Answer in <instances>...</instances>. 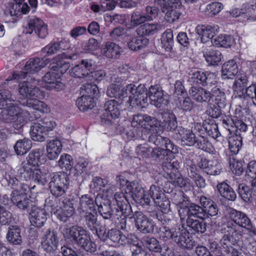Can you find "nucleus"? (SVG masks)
<instances>
[{
	"label": "nucleus",
	"mask_w": 256,
	"mask_h": 256,
	"mask_svg": "<svg viewBox=\"0 0 256 256\" xmlns=\"http://www.w3.org/2000/svg\"><path fill=\"white\" fill-rule=\"evenodd\" d=\"M62 144L61 141L56 138L50 141L46 146L47 156L50 160H54L58 158L62 150Z\"/></svg>",
	"instance_id": "nucleus-32"
},
{
	"label": "nucleus",
	"mask_w": 256,
	"mask_h": 256,
	"mask_svg": "<svg viewBox=\"0 0 256 256\" xmlns=\"http://www.w3.org/2000/svg\"><path fill=\"white\" fill-rule=\"evenodd\" d=\"M101 52L107 58L116 60L120 57L121 50L118 45L113 42H108L102 46Z\"/></svg>",
	"instance_id": "nucleus-29"
},
{
	"label": "nucleus",
	"mask_w": 256,
	"mask_h": 256,
	"mask_svg": "<svg viewBox=\"0 0 256 256\" xmlns=\"http://www.w3.org/2000/svg\"><path fill=\"white\" fill-rule=\"evenodd\" d=\"M127 188L130 192V195L134 199V200L138 203L140 204L142 206H148L150 202V199L148 195L144 194V190L140 186H136L134 188V184H132L130 182H127Z\"/></svg>",
	"instance_id": "nucleus-20"
},
{
	"label": "nucleus",
	"mask_w": 256,
	"mask_h": 256,
	"mask_svg": "<svg viewBox=\"0 0 256 256\" xmlns=\"http://www.w3.org/2000/svg\"><path fill=\"white\" fill-rule=\"evenodd\" d=\"M11 201L18 208L21 210H26L30 204V200L26 194L18 190H14L11 194Z\"/></svg>",
	"instance_id": "nucleus-36"
},
{
	"label": "nucleus",
	"mask_w": 256,
	"mask_h": 256,
	"mask_svg": "<svg viewBox=\"0 0 256 256\" xmlns=\"http://www.w3.org/2000/svg\"><path fill=\"white\" fill-rule=\"evenodd\" d=\"M204 56L206 60L212 65H218L222 57L220 51L213 48L204 50Z\"/></svg>",
	"instance_id": "nucleus-49"
},
{
	"label": "nucleus",
	"mask_w": 256,
	"mask_h": 256,
	"mask_svg": "<svg viewBox=\"0 0 256 256\" xmlns=\"http://www.w3.org/2000/svg\"><path fill=\"white\" fill-rule=\"evenodd\" d=\"M80 92L86 95L87 96H90L92 98L96 96L98 93L99 90L98 87L96 84H92L91 83H88L82 86L80 88Z\"/></svg>",
	"instance_id": "nucleus-64"
},
{
	"label": "nucleus",
	"mask_w": 256,
	"mask_h": 256,
	"mask_svg": "<svg viewBox=\"0 0 256 256\" xmlns=\"http://www.w3.org/2000/svg\"><path fill=\"white\" fill-rule=\"evenodd\" d=\"M175 134L176 138L180 140L183 144L188 146L194 145L196 137L192 130L179 126L175 130Z\"/></svg>",
	"instance_id": "nucleus-25"
},
{
	"label": "nucleus",
	"mask_w": 256,
	"mask_h": 256,
	"mask_svg": "<svg viewBox=\"0 0 256 256\" xmlns=\"http://www.w3.org/2000/svg\"><path fill=\"white\" fill-rule=\"evenodd\" d=\"M130 214H126L124 210L120 211L118 210V208H116L114 216L111 221L114 222L116 226L119 229L128 231L129 228L127 226L126 216H128Z\"/></svg>",
	"instance_id": "nucleus-41"
},
{
	"label": "nucleus",
	"mask_w": 256,
	"mask_h": 256,
	"mask_svg": "<svg viewBox=\"0 0 256 256\" xmlns=\"http://www.w3.org/2000/svg\"><path fill=\"white\" fill-rule=\"evenodd\" d=\"M148 194L150 196L155 204L159 206L162 211H164V212L170 210V202L160 186L155 184L152 185L148 191Z\"/></svg>",
	"instance_id": "nucleus-10"
},
{
	"label": "nucleus",
	"mask_w": 256,
	"mask_h": 256,
	"mask_svg": "<svg viewBox=\"0 0 256 256\" xmlns=\"http://www.w3.org/2000/svg\"><path fill=\"white\" fill-rule=\"evenodd\" d=\"M81 220L84 223L85 226L90 231L96 234V236L99 232V228L101 226L98 220L96 211L82 212L79 213Z\"/></svg>",
	"instance_id": "nucleus-18"
},
{
	"label": "nucleus",
	"mask_w": 256,
	"mask_h": 256,
	"mask_svg": "<svg viewBox=\"0 0 256 256\" xmlns=\"http://www.w3.org/2000/svg\"><path fill=\"white\" fill-rule=\"evenodd\" d=\"M96 204H98L96 200L90 196L88 194L82 195L80 198L78 212L79 213H82V212H88V210L95 211Z\"/></svg>",
	"instance_id": "nucleus-37"
},
{
	"label": "nucleus",
	"mask_w": 256,
	"mask_h": 256,
	"mask_svg": "<svg viewBox=\"0 0 256 256\" xmlns=\"http://www.w3.org/2000/svg\"><path fill=\"white\" fill-rule=\"evenodd\" d=\"M37 82L34 80L32 82L26 81L19 84L18 92L20 96L26 98V100L38 97L40 90L36 87Z\"/></svg>",
	"instance_id": "nucleus-17"
},
{
	"label": "nucleus",
	"mask_w": 256,
	"mask_h": 256,
	"mask_svg": "<svg viewBox=\"0 0 256 256\" xmlns=\"http://www.w3.org/2000/svg\"><path fill=\"white\" fill-rule=\"evenodd\" d=\"M235 76L236 80L234 83L232 88L238 93L242 92V94H243L248 81L246 76L244 73L239 72Z\"/></svg>",
	"instance_id": "nucleus-54"
},
{
	"label": "nucleus",
	"mask_w": 256,
	"mask_h": 256,
	"mask_svg": "<svg viewBox=\"0 0 256 256\" xmlns=\"http://www.w3.org/2000/svg\"><path fill=\"white\" fill-rule=\"evenodd\" d=\"M228 215L231 220L238 226L252 230V226L251 222L244 213L230 208L228 210Z\"/></svg>",
	"instance_id": "nucleus-22"
},
{
	"label": "nucleus",
	"mask_w": 256,
	"mask_h": 256,
	"mask_svg": "<svg viewBox=\"0 0 256 256\" xmlns=\"http://www.w3.org/2000/svg\"><path fill=\"white\" fill-rule=\"evenodd\" d=\"M149 43L148 39L138 36L132 38L128 42V47L132 50L136 51L144 48Z\"/></svg>",
	"instance_id": "nucleus-52"
},
{
	"label": "nucleus",
	"mask_w": 256,
	"mask_h": 256,
	"mask_svg": "<svg viewBox=\"0 0 256 256\" xmlns=\"http://www.w3.org/2000/svg\"><path fill=\"white\" fill-rule=\"evenodd\" d=\"M15 97L7 90H0V108L2 112V118L6 122L11 123L16 115L20 112V110L15 104Z\"/></svg>",
	"instance_id": "nucleus-4"
},
{
	"label": "nucleus",
	"mask_w": 256,
	"mask_h": 256,
	"mask_svg": "<svg viewBox=\"0 0 256 256\" xmlns=\"http://www.w3.org/2000/svg\"><path fill=\"white\" fill-rule=\"evenodd\" d=\"M32 146L31 140L28 138H24L16 142L14 146V149L18 155H23L30 149Z\"/></svg>",
	"instance_id": "nucleus-53"
},
{
	"label": "nucleus",
	"mask_w": 256,
	"mask_h": 256,
	"mask_svg": "<svg viewBox=\"0 0 256 256\" xmlns=\"http://www.w3.org/2000/svg\"><path fill=\"white\" fill-rule=\"evenodd\" d=\"M158 235L164 241L172 240L178 246L184 248L191 249L195 245L187 229L180 226H176L172 228L162 226L159 229Z\"/></svg>",
	"instance_id": "nucleus-2"
},
{
	"label": "nucleus",
	"mask_w": 256,
	"mask_h": 256,
	"mask_svg": "<svg viewBox=\"0 0 256 256\" xmlns=\"http://www.w3.org/2000/svg\"><path fill=\"white\" fill-rule=\"evenodd\" d=\"M210 89L212 90V88ZM189 94L194 100L198 102H208L211 100L212 91L202 87H191Z\"/></svg>",
	"instance_id": "nucleus-24"
},
{
	"label": "nucleus",
	"mask_w": 256,
	"mask_h": 256,
	"mask_svg": "<svg viewBox=\"0 0 256 256\" xmlns=\"http://www.w3.org/2000/svg\"><path fill=\"white\" fill-rule=\"evenodd\" d=\"M124 93L131 94L128 102L132 108H144L148 103V92L144 84H140L138 86L132 84H128L124 88Z\"/></svg>",
	"instance_id": "nucleus-5"
},
{
	"label": "nucleus",
	"mask_w": 256,
	"mask_h": 256,
	"mask_svg": "<svg viewBox=\"0 0 256 256\" xmlns=\"http://www.w3.org/2000/svg\"><path fill=\"white\" fill-rule=\"evenodd\" d=\"M95 104L93 98L84 94H82V96L78 98L76 101V105L78 108L82 112L92 109Z\"/></svg>",
	"instance_id": "nucleus-44"
},
{
	"label": "nucleus",
	"mask_w": 256,
	"mask_h": 256,
	"mask_svg": "<svg viewBox=\"0 0 256 256\" xmlns=\"http://www.w3.org/2000/svg\"><path fill=\"white\" fill-rule=\"evenodd\" d=\"M97 236L103 242L110 241L122 245L126 244L129 242L128 238L120 230L111 228L107 230L104 226H100L99 228V232Z\"/></svg>",
	"instance_id": "nucleus-7"
},
{
	"label": "nucleus",
	"mask_w": 256,
	"mask_h": 256,
	"mask_svg": "<svg viewBox=\"0 0 256 256\" xmlns=\"http://www.w3.org/2000/svg\"><path fill=\"white\" fill-rule=\"evenodd\" d=\"M200 202L204 207V219L210 216H214L218 214V208L217 204L212 200L202 196L200 198Z\"/></svg>",
	"instance_id": "nucleus-27"
},
{
	"label": "nucleus",
	"mask_w": 256,
	"mask_h": 256,
	"mask_svg": "<svg viewBox=\"0 0 256 256\" xmlns=\"http://www.w3.org/2000/svg\"><path fill=\"white\" fill-rule=\"evenodd\" d=\"M93 70L92 60L90 59L82 60L80 64L75 66L70 70V75L74 78L87 81L86 77L89 70Z\"/></svg>",
	"instance_id": "nucleus-15"
},
{
	"label": "nucleus",
	"mask_w": 256,
	"mask_h": 256,
	"mask_svg": "<svg viewBox=\"0 0 256 256\" xmlns=\"http://www.w3.org/2000/svg\"><path fill=\"white\" fill-rule=\"evenodd\" d=\"M42 81L48 84L46 88L49 90L59 91L62 90L64 86L61 78L58 74L54 72H46L42 77Z\"/></svg>",
	"instance_id": "nucleus-21"
},
{
	"label": "nucleus",
	"mask_w": 256,
	"mask_h": 256,
	"mask_svg": "<svg viewBox=\"0 0 256 256\" xmlns=\"http://www.w3.org/2000/svg\"><path fill=\"white\" fill-rule=\"evenodd\" d=\"M26 159L34 165L38 166L44 162V148H38L30 152Z\"/></svg>",
	"instance_id": "nucleus-50"
},
{
	"label": "nucleus",
	"mask_w": 256,
	"mask_h": 256,
	"mask_svg": "<svg viewBox=\"0 0 256 256\" xmlns=\"http://www.w3.org/2000/svg\"><path fill=\"white\" fill-rule=\"evenodd\" d=\"M20 232L21 230L19 226H10L6 236L8 240L14 244H20L22 242Z\"/></svg>",
	"instance_id": "nucleus-48"
},
{
	"label": "nucleus",
	"mask_w": 256,
	"mask_h": 256,
	"mask_svg": "<svg viewBox=\"0 0 256 256\" xmlns=\"http://www.w3.org/2000/svg\"><path fill=\"white\" fill-rule=\"evenodd\" d=\"M218 26H198L196 28V33L200 36L201 41L203 43L210 42L214 38V34L218 32Z\"/></svg>",
	"instance_id": "nucleus-23"
},
{
	"label": "nucleus",
	"mask_w": 256,
	"mask_h": 256,
	"mask_svg": "<svg viewBox=\"0 0 256 256\" xmlns=\"http://www.w3.org/2000/svg\"><path fill=\"white\" fill-rule=\"evenodd\" d=\"M146 118V126H144V129L152 133H158L160 122L156 118L148 115Z\"/></svg>",
	"instance_id": "nucleus-61"
},
{
	"label": "nucleus",
	"mask_w": 256,
	"mask_h": 256,
	"mask_svg": "<svg viewBox=\"0 0 256 256\" xmlns=\"http://www.w3.org/2000/svg\"><path fill=\"white\" fill-rule=\"evenodd\" d=\"M104 112L102 116V120L108 124L112 119L118 118L120 112V106L115 100L106 101L104 106Z\"/></svg>",
	"instance_id": "nucleus-11"
},
{
	"label": "nucleus",
	"mask_w": 256,
	"mask_h": 256,
	"mask_svg": "<svg viewBox=\"0 0 256 256\" xmlns=\"http://www.w3.org/2000/svg\"><path fill=\"white\" fill-rule=\"evenodd\" d=\"M181 6L170 5L164 12V18L166 20L170 23H172L178 20L182 14L180 11Z\"/></svg>",
	"instance_id": "nucleus-45"
},
{
	"label": "nucleus",
	"mask_w": 256,
	"mask_h": 256,
	"mask_svg": "<svg viewBox=\"0 0 256 256\" xmlns=\"http://www.w3.org/2000/svg\"><path fill=\"white\" fill-rule=\"evenodd\" d=\"M160 27V25L157 23H146L138 28L137 32L142 36H152L156 33Z\"/></svg>",
	"instance_id": "nucleus-46"
},
{
	"label": "nucleus",
	"mask_w": 256,
	"mask_h": 256,
	"mask_svg": "<svg viewBox=\"0 0 256 256\" xmlns=\"http://www.w3.org/2000/svg\"><path fill=\"white\" fill-rule=\"evenodd\" d=\"M211 99L214 98L215 104L220 108H224L226 106V94L222 89L216 85L212 88Z\"/></svg>",
	"instance_id": "nucleus-35"
},
{
	"label": "nucleus",
	"mask_w": 256,
	"mask_h": 256,
	"mask_svg": "<svg viewBox=\"0 0 256 256\" xmlns=\"http://www.w3.org/2000/svg\"><path fill=\"white\" fill-rule=\"evenodd\" d=\"M49 188L51 194L56 198H48L46 200L44 207L47 210L56 216L60 221L66 222L75 212L73 204L68 198L60 199L66 194L70 183L68 176L64 172L52 173L50 175Z\"/></svg>",
	"instance_id": "nucleus-1"
},
{
	"label": "nucleus",
	"mask_w": 256,
	"mask_h": 256,
	"mask_svg": "<svg viewBox=\"0 0 256 256\" xmlns=\"http://www.w3.org/2000/svg\"><path fill=\"white\" fill-rule=\"evenodd\" d=\"M222 78H233L238 73V64L235 60H231L224 63L222 66Z\"/></svg>",
	"instance_id": "nucleus-33"
},
{
	"label": "nucleus",
	"mask_w": 256,
	"mask_h": 256,
	"mask_svg": "<svg viewBox=\"0 0 256 256\" xmlns=\"http://www.w3.org/2000/svg\"><path fill=\"white\" fill-rule=\"evenodd\" d=\"M149 97L150 103L156 108H161L165 102L164 90L158 84L150 87L148 97Z\"/></svg>",
	"instance_id": "nucleus-19"
},
{
	"label": "nucleus",
	"mask_w": 256,
	"mask_h": 256,
	"mask_svg": "<svg viewBox=\"0 0 256 256\" xmlns=\"http://www.w3.org/2000/svg\"><path fill=\"white\" fill-rule=\"evenodd\" d=\"M58 244V238L56 232L50 228L46 230L42 237V248L45 251L50 252L57 249Z\"/></svg>",
	"instance_id": "nucleus-13"
},
{
	"label": "nucleus",
	"mask_w": 256,
	"mask_h": 256,
	"mask_svg": "<svg viewBox=\"0 0 256 256\" xmlns=\"http://www.w3.org/2000/svg\"><path fill=\"white\" fill-rule=\"evenodd\" d=\"M100 216L104 220H112L114 218L115 212L111 206V202L107 199L104 200L100 204H96Z\"/></svg>",
	"instance_id": "nucleus-31"
},
{
	"label": "nucleus",
	"mask_w": 256,
	"mask_h": 256,
	"mask_svg": "<svg viewBox=\"0 0 256 256\" xmlns=\"http://www.w3.org/2000/svg\"><path fill=\"white\" fill-rule=\"evenodd\" d=\"M188 81L194 84L207 86L208 88H211L216 83V76L214 74L196 68L192 70L188 73Z\"/></svg>",
	"instance_id": "nucleus-6"
},
{
	"label": "nucleus",
	"mask_w": 256,
	"mask_h": 256,
	"mask_svg": "<svg viewBox=\"0 0 256 256\" xmlns=\"http://www.w3.org/2000/svg\"><path fill=\"white\" fill-rule=\"evenodd\" d=\"M58 56H60L61 60L52 62L50 66V69L63 74L70 68V64L63 59L64 57H66L64 54L62 55H58Z\"/></svg>",
	"instance_id": "nucleus-57"
},
{
	"label": "nucleus",
	"mask_w": 256,
	"mask_h": 256,
	"mask_svg": "<svg viewBox=\"0 0 256 256\" xmlns=\"http://www.w3.org/2000/svg\"><path fill=\"white\" fill-rule=\"evenodd\" d=\"M204 130L213 138H216L220 135L218 126L213 120L204 121Z\"/></svg>",
	"instance_id": "nucleus-58"
},
{
	"label": "nucleus",
	"mask_w": 256,
	"mask_h": 256,
	"mask_svg": "<svg viewBox=\"0 0 256 256\" xmlns=\"http://www.w3.org/2000/svg\"><path fill=\"white\" fill-rule=\"evenodd\" d=\"M34 32L40 38H45L48 34L47 24L42 19L34 16L29 18L26 33L32 34Z\"/></svg>",
	"instance_id": "nucleus-8"
},
{
	"label": "nucleus",
	"mask_w": 256,
	"mask_h": 256,
	"mask_svg": "<svg viewBox=\"0 0 256 256\" xmlns=\"http://www.w3.org/2000/svg\"><path fill=\"white\" fill-rule=\"evenodd\" d=\"M46 213L44 209L34 206L30 214L31 224L36 227H41L46 220Z\"/></svg>",
	"instance_id": "nucleus-26"
},
{
	"label": "nucleus",
	"mask_w": 256,
	"mask_h": 256,
	"mask_svg": "<svg viewBox=\"0 0 256 256\" xmlns=\"http://www.w3.org/2000/svg\"><path fill=\"white\" fill-rule=\"evenodd\" d=\"M177 106L179 109L185 112H190L196 107V104L190 97L180 100Z\"/></svg>",
	"instance_id": "nucleus-63"
},
{
	"label": "nucleus",
	"mask_w": 256,
	"mask_h": 256,
	"mask_svg": "<svg viewBox=\"0 0 256 256\" xmlns=\"http://www.w3.org/2000/svg\"><path fill=\"white\" fill-rule=\"evenodd\" d=\"M134 218L137 230L144 234L152 233L154 224L152 220L146 217L141 212L136 211L130 217Z\"/></svg>",
	"instance_id": "nucleus-12"
},
{
	"label": "nucleus",
	"mask_w": 256,
	"mask_h": 256,
	"mask_svg": "<svg viewBox=\"0 0 256 256\" xmlns=\"http://www.w3.org/2000/svg\"><path fill=\"white\" fill-rule=\"evenodd\" d=\"M66 237L72 238L80 246L86 251L92 253L96 250V245L92 242L87 230L81 226H72L66 228L64 234Z\"/></svg>",
	"instance_id": "nucleus-3"
},
{
	"label": "nucleus",
	"mask_w": 256,
	"mask_h": 256,
	"mask_svg": "<svg viewBox=\"0 0 256 256\" xmlns=\"http://www.w3.org/2000/svg\"><path fill=\"white\" fill-rule=\"evenodd\" d=\"M178 213L182 221H184L186 218H193L204 220L206 214L204 210V207L196 204H191L186 208H181Z\"/></svg>",
	"instance_id": "nucleus-14"
},
{
	"label": "nucleus",
	"mask_w": 256,
	"mask_h": 256,
	"mask_svg": "<svg viewBox=\"0 0 256 256\" xmlns=\"http://www.w3.org/2000/svg\"><path fill=\"white\" fill-rule=\"evenodd\" d=\"M168 158L162 162V169L169 178H174L178 175L179 164L177 162L168 161Z\"/></svg>",
	"instance_id": "nucleus-40"
},
{
	"label": "nucleus",
	"mask_w": 256,
	"mask_h": 256,
	"mask_svg": "<svg viewBox=\"0 0 256 256\" xmlns=\"http://www.w3.org/2000/svg\"><path fill=\"white\" fill-rule=\"evenodd\" d=\"M229 148L234 154L239 152L242 146V138L239 134H235L228 137Z\"/></svg>",
	"instance_id": "nucleus-56"
},
{
	"label": "nucleus",
	"mask_w": 256,
	"mask_h": 256,
	"mask_svg": "<svg viewBox=\"0 0 256 256\" xmlns=\"http://www.w3.org/2000/svg\"><path fill=\"white\" fill-rule=\"evenodd\" d=\"M30 134L34 141L42 142L45 140L48 133L38 122H34L30 126Z\"/></svg>",
	"instance_id": "nucleus-38"
},
{
	"label": "nucleus",
	"mask_w": 256,
	"mask_h": 256,
	"mask_svg": "<svg viewBox=\"0 0 256 256\" xmlns=\"http://www.w3.org/2000/svg\"><path fill=\"white\" fill-rule=\"evenodd\" d=\"M114 200L118 210L124 211L126 214L132 212V208L128 199V196L122 192H117L114 195Z\"/></svg>",
	"instance_id": "nucleus-34"
},
{
	"label": "nucleus",
	"mask_w": 256,
	"mask_h": 256,
	"mask_svg": "<svg viewBox=\"0 0 256 256\" xmlns=\"http://www.w3.org/2000/svg\"><path fill=\"white\" fill-rule=\"evenodd\" d=\"M45 66V62L42 58H30L25 64L24 72H14L12 78L20 80L24 78L26 74H34L39 71Z\"/></svg>",
	"instance_id": "nucleus-9"
},
{
	"label": "nucleus",
	"mask_w": 256,
	"mask_h": 256,
	"mask_svg": "<svg viewBox=\"0 0 256 256\" xmlns=\"http://www.w3.org/2000/svg\"><path fill=\"white\" fill-rule=\"evenodd\" d=\"M143 245L146 246L150 251L157 252L161 250V246L157 239L152 236H144L142 239Z\"/></svg>",
	"instance_id": "nucleus-55"
},
{
	"label": "nucleus",
	"mask_w": 256,
	"mask_h": 256,
	"mask_svg": "<svg viewBox=\"0 0 256 256\" xmlns=\"http://www.w3.org/2000/svg\"><path fill=\"white\" fill-rule=\"evenodd\" d=\"M36 165H34L26 159L22 162L21 168L18 170V174L20 178L27 180L33 173V171L37 168Z\"/></svg>",
	"instance_id": "nucleus-42"
},
{
	"label": "nucleus",
	"mask_w": 256,
	"mask_h": 256,
	"mask_svg": "<svg viewBox=\"0 0 256 256\" xmlns=\"http://www.w3.org/2000/svg\"><path fill=\"white\" fill-rule=\"evenodd\" d=\"M50 175L46 172H42L39 168H36L33 171L30 178L28 180H32L38 184L44 186L48 182V178Z\"/></svg>",
	"instance_id": "nucleus-59"
},
{
	"label": "nucleus",
	"mask_w": 256,
	"mask_h": 256,
	"mask_svg": "<svg viewBox=\"0 0 256 256\" xmlns=\"http://www.w3.org/2000/svg\"><path fill=\"white\" fill-rule=\"evenodd\" d=\"M217 188L220 196L229 200L234 201L236 198L234 190L226 182H222L217 185Z\"/></svg>",
	"instance_id": "nucleus-43"
},
{
	"label": "nucleus",
	"mask_w": 256,
	"mask_h": 256,
	"mask_svg": "<svg viewBox=\"0 0 256 256\" xmlns=\"http://www.w3.org/2000/svg\"><path fill=\"white\" fill-rule=\"evenodd\" d=\"M161 43L162 47L167 52L172 50L174 40L173 31L172 29L168 28L162 34L161 36Z\"/></svg>",
	"instance_id": "nucleus-47"
},
{
	"label": "nucleus",
	"mask_w": 256,
	"mask_h": 256,
	"mask_svg": "<svg viewBox=\"0 0 256 256\" xmlns=\"http://www.w3.org/2000/svg\"><path fill=\"white\" fill-rule=\"evenodd\" d=\"M186 226L188 231L192 234H203L206 230V223L202 220L186 218Z\"/></svg>",
	"instance_id": "nucleus-28"
},
{
	"label": "nucleus",
	"mask_w": 256,
	"mask_h": 256,
	"mask_svg": "<svg viewBox=\"0 0 256 256\" xmlns=\"http://www.w3.org/2000/svg\"><path fill=\"white\" fill-rule=\"evenodd\" d=\"M196 147L208 152H212L213 148L210 142L203 136H200L196 138L194 144Z\"/></svg>",
	"instance_id": "nucleus-62"
},
{
	"label": "nucleus",
	"mask_w": 256,
	"mask_h": 256,
	"mask_svg": "<svg viewBox=\"0 0 256 256\" xmlns=\"http://www.w3.org/2000/svg\"><path fill=\"white\" fill-rule=\"evenodd\" d=\"M234 43V39L230 35L222 34L212 40V44L218 47L230 48Z\"/></svg>",
	"instance_id": "nucleus-51"
},
{
	"label": "nucleus",
	"mask_w": 256,
	"mask_h": 256,
	"mask_svg": "<svg viewBox=\"0 0 256 256\" xmlns=\"http://www.w3.org/2000/svg\"><path fill=\"white\" fill-rule=\"evenodd\" d=\"M218 158L216 156L214 158L210 160L202 158L198 164V166L208 174L218 175L222 170Z\"/></svg>",
	"instance_id": "nucleus-16"
},
{
	"label": "nucleus",
	"mask_w": 256,
	"mask_h": 256,
	"mask_svg": "<svg viewBox=\"0 0 256 256\" xmlns=\"http://www.w3.org/2000/svg\"><path fill=\"white\" fill-rule=\"evenodd\" d=\"M38 98L34 97L32 98L26 100L22 103V104L32 108L42 113L48 112L50 111V108L44 102L38 100L36 98Z\"/></svg>",
	"instance_id": "nucleus-39"
},
{
	"label": "nucleus",
	"mask_w": 256,
	"mask_h": 256,
	"mask_svg": "<svg viewBox=\"0 0 256 256\" xmlns=\"http://www.w3.org/2000/svg\"><path fill=\"white\" fill-rule=\"evenodd\" d=\"M238 192L246 202H252L255 198L254 194H252V191L250 190L249 188L244 184H239Z\"/></svg>",
	"instance_id": "nucleus-60"
},
{
	"label": "nucleus",
	"mask_w": 256,
	"mask_h": 256,
	"mask_svg": "<svg viewBox=\"0 0 256 256\" xmlns=\"http://www.w3.org/2000/svg\"><path fill=\"white\" fill-rule=\"evenodd\" d=\"M162 120V124L164 129L168 130H175L177 128V120L175 114L170 110L164 111L160 113Z\"/></svg>",
	"instance_id": "nucleus-30"
}]
</instances>
